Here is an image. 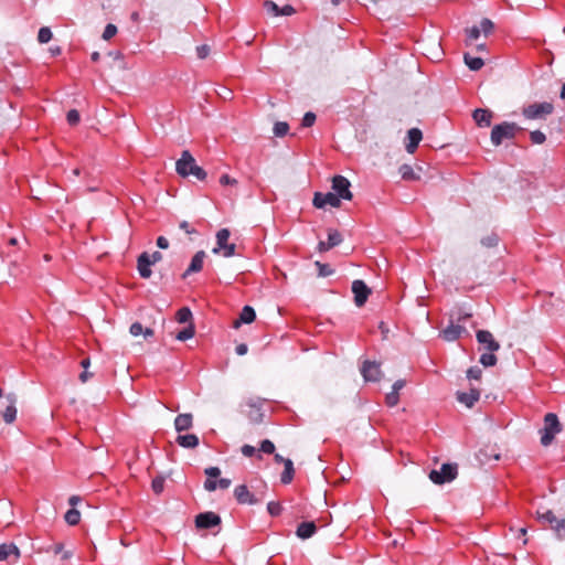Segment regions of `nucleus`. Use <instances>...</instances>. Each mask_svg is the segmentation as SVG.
<instances>
[{"mask_svg":"<svg viewBox=\"0 0 565 565\" xmlns=\"http://www.w3.org/2000/svg\"><path fill=\"white\" fill-rule=\"evenodd\" d=\"M477 341L480 345H482L483 350H486V353H482L480 355L479 362L484 367L494 366L498 362L497 356L494 355V352L499 351L501 345L500 343L494 339L493 334L488 330H478L476 333Z\"/></svg>","mask_w":565,"mask_h":565,"instance_id":"f257e3e1","label":"nucleus"},{"mask_svg":"<svg viewBox=\"0 0 565 565\" xmlns=\"http://www.w3.org/2000/svg\"><path fill=\"white\" fill-rule=\"evenodd\" d=\"M175 170L183 178L193 175L198 180L204 181L207 177L205 170L196 164L194 157L188 150L182 151L180 159L175 163Z\"/></svg>","mask_w":565,"mask_h":565,"instance_id":"f03ea898","label":"nucleus"},{"mask_svg":"<svg viewBox=\"0 0 565 565\" xmlns=\"http://www.w3.org/2000/svg\"><path fill=\"white\" fill-rule=\"evenodd\" d=\"M521 130L515 122L504 121L495 125L491 130V142L498 147L504 139H513Z\"/></svg>","mask_w":565,"mask_h":565,"instance_id":"7ed1b4c3","label":"nucleus"},{"mask_svg":"<svg viewBox=\"0 0 565 565\" xmlns=\"http://www.w3.org/2000/svg\"><path fill=\"white\" fill-rule=\"evenodd\" d=\"M562 430L561 423L557 415L554 413H547L544 416V426L541 429V444L548 446L555 438V435Z\"/></svg>","mask_w":565,"mask_h":565,"instance_id":"20e7f679","label":"nucleus"},{"mask_svg":"<svg viewBox=\"0 0 565 565\" xmlns=\"http://www.w3.org/2000/svg\"><path fill=\"white\" fill-rule=\"evenodd\" d=\"M554 113V105L550 102L533 103L522 108V116L529 120L545 119Z\"/></svg>","mask_w":565,"mask_h":565,"instance_id":"39448f33","label":"nucleus"},{"mask_svg":"<svg viewBox=\"0 0 565 565\" xmlns=\"http://www.w3.org/2000/svg\"><path fill=\"white\" fill-rule=\"evenodd\" d=\"M162 258V254L158 250L153 252L152 254H148L147 252L140 254L137 259V269L140 277L148 279L152 274L150 268L151 265L161 262Z\"/></svg>","mask_w":565,"mask_h":565,"instance_id":"423d86ee","label":"nucleus"},{"mask_svg":"<svg viewBox=\"0 0 565 565\" xmlns=\"http://www.w3.org/2000/svg\"><path fill=\"white\" fill-rule=\"evenodd\" d=\"M537 520L543 524H548L559 540L565 539V518L557 519L553 511L546 510L537 512Z\"/></svg>","mask_w":565,"mask_h":565,"instance_id":"0eeeda50","label":"nucleus"},{"mask_svg":"<svg viewBox=\"0 0 565 565\" xmlns=\"http://www.w3.org/2000/svg\"><path fill=\"white\" fill-rule=\"evenodd\" d=\"M458 475V467L456 463H444L439 470H431L429 479L436 484H443L456 479Z\"/></svg>","mask_w":565,"mask_h":565,"instance_id":"6e6552de","label":"nucleus"},{"mask_svg":"<svg viewBox=\"0 0 565 565\" xmlns=\"http://www.w3.org/2000/svg\"><path fill=\"white\" fill-rule=\"evenodd\" d=\"M469 318H471V313L459 315L457 318L458 323L451 322L447 328H445L440 333L441 338L449 342L459 339L463 333L467 332L466 328L460 323L465 322Z\"/></svg>","mask_w":565,"mask_h":565,"instance_id":"1a4fd4ad","label":"nucleus"},{"mask_svg":"<svg viewBox=\"0 0 565 565\" xmlns=\"http://www.w3.org/2000/svg\"><path fill=\"white\" fill-rule=\"evenodd\" d=\"M230 235L231 233L227 228H222L216 233V247L213 248L214 254L222 252L224 257L235 255L236 245L228 243Z\"/></svg>","mask_w":565,"mask_h":565,"instance_id":"9d476101","label":"nucleus"},{"mask_svg":"<svg viewBox=\"0 0 565 565\" xmlns=\"http://www.w3.org/2000/svg\"><path fill=\"white\" fill-rule=\"evenodd\" d=\"M263 404L264 399L256 397V398H248L246 401V406L248 407V411H246V416L253 424H259L264 419V413H263Z\"/></svg>","mask_w":565,"mask_h":565,"instance_id":"9b49d317","label":"nucleus"},{"mask_svg":"<svg viewBox=\"0 0 565 565\" xmlns=\"http://www.w3.org/2000/svg\"><path fill=\"white\" fill-rule=\"evenodd\" d=\"M361 374L366 382H377L382 375L381 366L374 361L365 360L361 366Z\"/></svg>","mask_w":565,"mask_h":565,"instance_id":"f8f14e48","label":"nucleus"},{"mask_svg":"<svg viewBox=\"0 0 565 565\" xmlns=\"http://www.w3.org/2000/svg\"><path fill=\"white\" fill-rule=\"evenodd\" d=\"M350 181L343 175H335L332 179V190L340 199L351 200Z\"/></svg>","mask_w":565,"mask_h":565,"instance_id":"ddd939ff","label":"nucleus"},{"mask_svg":"<svg viewBox=\"0 0 565 565\" xmlns=\"http://www.w3.org/2000/svg\"><path fill=\"white\" fill-rule=\"evenodd\" d=\"M352 292L354 294V303L362 307L371 295V289L363 280L356 279L352 282Z\"/></svg>","mask_w":565,"mask_h":565,"instance_id":"4468645a","label":"nucleus"},{"mask_svg":"<svg viewBox=\"0 0 565 565\" xmlns=\"http://www.w3.org/2000/svg\"><path fill=\"white\" fill-rule=\"evenodd\" d=\"M340 200L341 199L339 198V195H337L334 192H328L324 194L317 192L313 198V205L317 209H323L327 205H330L332 207H339L341 203Z\"/></svg>","mask_w":565,"mask_h":565,"instance_id":"2eb2a0df","label":"nucleus"},{"mask_svg":"<svg viewBox=\"0 0 565 565\" xmlns=\"http://www.w3.org/2000/svg\"><path fill=\"white\" fill-rule=\"evenodd\" d=\"M221 524V518L214 512H203L195 516V526L198 529H211Z\"/></svg>","mask_w":565,"mask_h":565,"instance_id":"dca6fc26","label":"nucleus"},{"mask_svg":"<svg viewBox=\"0 0 565 565\" xmlns=\"http://www.w3.org/2000/svg\"><path fill=\"white\" fill-rule=\"evenodd\" d=\"M234 497L239 504H257L262 498H256L245 484H239L234 489Z\"/></svg>","mask_w":565,"mask_h":565,"instance_id":"f3484780","label":"nucleus"},{"mask_svg":"<svg viewBox=\"0 0 565 565\" xmlns=\"http://www.w3.org/2000/svg\"><path fill=\"white\" fill-rule=\"evenodd\" d=\"M480 398V390L471 387L469 392H457V399L467 407H472Z\"/></svg>","mask_w":565,"mask_h":565,"instance_id":"a211bd4d","label":"nucleus"},{"mask_svg":"<svg viewBox=\"0 0 565 565\" xmlns=\"http://www.w3.org/2000/svg\"><path fill=\"white\" fill-rule=\"evenodd\" d=\"M6 399L8 404L6 406V409L2 412L1 416L7 424H12L17 417V399L12 394L7 395Z\"/></svg>","mask_w":565,"mask_h":565,"instance_id":"6ab92c4d","label":"nucleus"},{"mask_svg":"<svg viewBox=\"0 0 565 565\" xmlns=\"http://www.w3.org/2000/svg\"><path fill=\"white\" fill-rule=\"evenodd\" d=\"M472 117L479 127H489L493 115L489 109L478 108L473 111Z\"/></svg>","mask_w":565,"mask_h":565,"instance_id":"aec40b11","label":"nucleus"},{"mask_svg":"<svg viewBox=\"0 0 565 565\" xmlns=\"http://www.w3.org/2000/svg\"><path fill=\"white\" fill-rule=\"evenodd\" d=\"M205 258L204 250H199L195 253V255L192 257L191 263L188 267V269L184 271L183 277H186L190 274L199 273L203 268V262Z\"/></svg>","mask_w":565,"mask_h":565,"instance_id":"412c9836","label":"nucleus"},{"mask_svg":"<svg viewBox=\"0 0 565 565\" xmlns=\"http://www.w3.org/2000/svg\"><path fill=\"white\" fill-rule=\"evenodd\" d=\"M193 426V416L190 413L180 414L174 419V428L178 433L189 430Z\"/></svg>","mask_w":565,"mask_h":565,"instance_id":"4be33fe9","label":"nucleus"},{"mask_svg":"<svg viewBox=\"0 0 565 565\" xmlns=\"http://www.w3.org/2000/svg\"><path fill=\"white\" fill-rule=\"evenodd\" d=\"M407 138L408 142L406 143V150L407 152L413 153L423 139V134L418 128H412L407 132Z\"/></svg>","mask_w":565,"mask_h":565,"instance_id":"5701e85b","label":"nucleus"},{"mask_svg":"<svg viewBox=\"0 0 565 565\" xmlns=\"http://www.w3.org/2000/svg\"><path fill=\"white\" fill-rule=\"evenodd\" d=\"M10 557H13L14 561H18L20 557V551L17 545L13 543L1 544L0 545V561H8Z\"/></svg>","mask_w":565,"mask_h":565,"instance_id":"b1692460","label":"nucleus"},{"mask_svg":"<svg viewBox=\"0 0 565 565\" xmlns=\"http://www.w3.org/2000/svg\"><path fill=\"white\" fill-rule=\"evenodd\" d=\"M255 318H256L255 310L250 306H245L242 309L238 319H236L233 322V327L237 329L243 323H252L255 320Z\"/></svg>","mask_w":565,"mask_h":565,"instance_id":"393cba45","label":"nucleus"},{"mask_svg":"<svg viewBox=\"0 0 565 565\" xmlns=\"http://www.w3.org/2000/svg\"><path fill=\"white\" fill-rule=\"evenodd\" d=\"M422 168L418 167V172L414 170V168L409 164H402L398 169V172L403 180L405 181H417L420 179Z\"/></svg>","mask_w":565,"mask_h":565,"instance_id":"a878e982","label":"nucleus"},{"mask_svg":"<svg viewBox=\"0 0 565 565\" xmlns=\"http://www.w3.org/2000/svg\"><path fill=\"white\" fill-rule=\"evenodd\" d=\"M317 531L315 522H302L298 525L296 534L302 540L311 537Z\"/></svg>","mask_w":565,"mask_h":565,"instance_id":"bb28decb","label":"nucleus"},{"mask_svg":"<svg viewBox=\"0 0 565 565\" xmlns=\"http://www.w3.org/2000/svg\"><path fill=\"white\" fill-rule=\"evenodd\" d=\"M177 444L183 448H195L199 445V437L194 434L179 435Z\"/></svg>","mask_w":565,"mask_h":565,"instance_id":"cd10ccee","label":"nucleus"},{"mask_svg":"<svg viewBox=\"0 0 565 565\" xmlns=\"http://www.w3.org/2000/svg\"><path fill=\"white\" fill-rule=\"evenodd\" d=\"M231 486V480L227 478H221L218 481L213 479H206L204 481V489L209 492L215 491L217 488L227 489Z\"/></svg>","mask_w":565,"mask_h":565,"instance_id":"c85d7f7f","label":"nucleus"},{"mask_svg":"<svg viewBox=\"0 0 565 565\" xmlns=\"http://www.w3.org/2000/svg\"><path fill=\"white\" fill-rule=\"evenodd\" d=\"M285 469L280 476V481L282 484H289L295 477V468L294 463L290 459H287L284 465Z\"/></svg>","mask_w":565,"mask_h":565,"instance_id":"c756f323","label":"nucleus"},{"mask_svg":"<svg viewBox=\"0 0 565 565\" xmlns=\"http://www.w3.org/2000/svg\"><path fill=\"white\" fill-rule=\"evenodd\" d=\"M463 61L471 71H479L484 65L481 57L472 56L469 53H465Z\"/></svg>","mask_w":565,"mask_h":565,"instance_id":"7c9ffc66","label":"nucleus"},{"mask_svg":"<svg viewBox=\"0 0 565 565\" xmlns=\"http://www.w3.org/2000/svg\"><path fill=\"white\" fill-rule=\"evenodd\" d=\"M175 319L179 323H192V312L188 307L177 311Z\"/></svg>","mask_w":565,"mask_h":565,"instance_id":"2f4dec72","label":"nucleus"},{"mask_svg":"<svg viewBox=\"0 0 565 565\" xmlns=\"http://www.w3.org/2000/svg\"><path fill=\"white\" fill-rule=\"evenodd\" d=\"M195 329L193 323H189L183 330L179 331L175 339L179 341H186L194 337Z\"/></svg>","mask_w":565,"mask_h":565,"instance_id":"473e14b6","label":"nucleus"},{"mask_svg":"<svg viewBox=\"0 0 565 565\" xmlns=\"http://www.w3.org/2000/svg\"><path fill=\"white\" fill-rule=\"evenodd\" d=\"M66 523L70 525H76L81 521V513L76 509H70L64 516Z\"/></svg>","mask_w":565,"mask_h":565,"instance_id":"72a5a7b5","label":"nucleus"},{"mask_svg":"<svg viewBox=\"0 0 565 565\" xmlns=\"http://www.w3.org/2000/svg\"><path fill=\"white\" fill-rule=\"evenodd\" d=\"M327 242H328L329 246H331V248H333L342 242V235L335 230H330L328 233Z\"/></svg>","mask_w":565,"mask_h":565,"instance_id":"f704fd0d","label":"nucleus"},{"mask_svg":"<svg viewBox=\"0 0 565 565\" xmlns=\"http://www.w3.org/2000/svg\"><path fill=\"white\" fill-rule=\"evenodd\" d=\"M289 125L286 121H277L274 125V134L276 137H284L288 134Z\"/></svg>","mask_w":565,"mask_h":565,"instance_id":"c9c22d12","label":"nucleus"},{"mask_svg":"<svg viewBox=\"0 0 565 565\" xmlns=\"http://www.w3.org/2000/svg\"><path fill=\"white\" fill-rule=\"evenodd\" d=\"M52 36H53V34H52L51 29L47 26H42L39 30L38 41L40 43H47L49 41H51Z\"/></svg>","mask_w":565,"mask_h":565,"instance_id":"e433bc0d","label":"nucleus"},{"mask_svg":"<svg viewBox=\"0 0 565 565\" xmlns=\"http://www.w3.org/2000/svg\"><path fill=\"white\" fill-rule=\"evenodd\" d=\"M530 140L533 145H542L546 141V136L541 130L530 132Z\"/></svg>","mask_w":565,"mask_h":565,"instance_id":"4c0bfd02","label":"nucleus"},{"mask_svg":"<svg viewBox=\"0 0 565 565\" xmlns=\"http://www.w3.org/2000/svg\"><path fill=\"white\" fill-rule=\"evenodd\" d=\"M315 265L318 268V274L320 277H328L333 274V269L328 264H322L320 262H316Z\"/></svg>","mask_w":565,"mask_h":565,"instance_id":"58836bf2","label":"nucleus"},{"mask_svg":"<svg viewBox=\"0 0 565 565\" xmlns=\"http://www.w3.org/2000/svg\"><path fill=\"white\" fill-rule=\"evenodd\" d=\"M479 29L484 35H489L493 31L494 24L490 19L484 18L481 20Z\"/></svg>","mask_w":565,"mask_h":565,"instance_id":"ea45409f","label":"nucleus"},{"mask_svg":"<svg viewBox=\"0 0 565 565\" xmlns=\"http://www.w3.org/2000/svg\"><path fill=\"white\" fill-rule=\"evenodd\" d=\"M264 8L274 17L280 15V8L274 1L267 0L264 2Z\"/></svg>","mask_w":565,"mask_h":565,"instance_id":"a19ab883","label":"nucleus"},{"mask_svg":"<svg viewBox=\"0 0 565 565\" xmlns=\"http://www.w3.org/2000/svg\"><path fill=\"white\" fill-rule=\"evenodd\" d=\"M267 511L271 516H278L282 511V507L279 502L270 501L267 504Z\"/></svg>","mask_w":565,"mask_h":565,"instance_id":"79ce46f5","label":"nucleus"},{"mask_svg":"<svg viewBox=\"0 0 565 565\" xmlns=\"http://www.w3.org/2000/svg\"><path fill=\"white\" fill-rule=\"evenodd\" d=\"M151 488L154 493L160 494L164 488V479L161 477H157L151 482Z\"/></svg>","mask_w":565,"mask_h":565,"instance_id":"37998d69","label":"nucleus"},{"mask_svg":"<svg viewBox=\"0 0 565 565\" xmlns=\"http://www.w3.org/2000/svg\"><path fill=\"white\" fill-rule=\"evenodd\" d=\"M259 451L271 455L275 452V445L270 440L265 439L260 443Z\"/></svg>","mask_w":565,"mask_h":565,"instance_id":"c03bdc74","label":"nucleus"},{"mask_svg":"<svg viewBox=\"0 0 565 565\" xmlns=\"http://www.w3.org/2000/svg\"><path fill=\"white\" fill-rule=\"evenodd\" d=\"M385 402L390 407L396 406L399 402V394L392 391L391 393L386 394Z\"/></svg>","mask_w":565,"mask_h":565,"instance_id":"a18cd8bd","label":"nucleus"},{"mask_svg":"<svg viewBox=\"0 0 565 565\" xmlns=\"http://www.w3.org/2000/svg\"><path fill=\"white\" fill-rule=\"evenodd\" d=\"M117 33V26L115 24H107L104 32H103V39L108 41L110 40L113 36H115Z\"/></svg>","mask_w":565,"mask_h":565,"instance_id":"49530a36","label":"nucleus"},{"mask_svg":"<svg viewBox=\"0 0 565 565\" xmlns=\"http://www.w3.org/2000/svg\"><path fill=\"white\" fill-rule=\"evenodd\" d=\"M66 119L71 126H75L79 122V113L76 109H71L66 115Z\"/></svg>","mask_w":565,"mask_h":565,"instance_id":"de8ad7c7","label":"nucleus"},{"mask_svg":"<svg viewBox=\"0 0 565 565\" xmlns=\"http://www.w3.org/2000/svg\"><path fill=\"white\" fill-rule=\"evenodd\" d=\"M481 375H482V370L480 367H478V366H471L467 371V377L469 380H477V381H479L481 379Z\"/></svg>","mask_w":565,"mask_h":565,"instance_id":"09e8293b","label":"nucleus"},{"mask_svg":"<svg viewBox=\"0 0 565 565\" xmlns=\"http://www.w3.org/2000/svg\"><path fill=\"white\" fill-rule=\"evenodd\" d=\"M480 29L478 26H472L467 30V44H470L472 41L477 40L480 36Z\"/></svg>","mask_w":565,"mask_h":565,"instance_id":"8fccbe9b","label":"nucleus"},{"mask_svg":"<svg viewBox=\"0 0 565 565\" xmlns=\"http://www.w3.org/2000/svg\"><path fill=\"white\" fill-rule=\"evenodd\" d=\"M316 118H317L316 114H313L311 111L306 113L302 118V122H301L302 127L308 128V127L313 126L316 122Z\"/></svg>","mask_w":565,"mask_h":565,"instance_id":"3c124183","label":"nucleus"},{"mask_svg":"<svg viewBox=\"0 0 565 565\" xmlns=\"http://www.w3.org/2000/svg\"><path fill=\"white\" fill-rule=\"evenodd\" d=\"M204 473L207 476V479H213L220 477L221 470L218 467H209L204 470Z\"/></svg>","mask_w":565,"mask_h":565,"instance_id":"603ef678","label":"nucleus"},{"mask_svg":"<svg viewBox=\"0 0 565 565\" xmlns=\"http://www.w3.org/2000/svg\"><path fill=\"white\" fill-rule=\"evenodd\" d=\"M196 54L199 58H205L210 54V46L206 44H202L196 47Z\"/></svg>","mask_w":565,"mask_h":565,"instance_id":"864d4df0","label":"nucleus"},{"mask_svg":"<svg viewBox=\"0 0 565 565\" xmlns=\"http://www.w3.org/2000/svg\"><path fill=\"white\" fill-rule=\"evenodd\" d=\"M130 333L134 335V337H138L140 335L142 332H143V327L140 322H134L131 326H130V329H129Z\"/></svg>","mask_w":565,"mask_h":565,"instance_id":"5fc2aeb1","label":"nucleus"},{"mask_svg":"<svg viewBox=\"0 0 565 565\" xmlns=\"http://www.w3.org/2000/svg\"><path fill=\"white\" fill-rule=\"evenodd\" d=\"M179 226L182 231H184L189 235L196 233V230L186 221L180 222Z\"/></svg>","mask_w":565,"mask_h":565,"instance_id":"6e6d98bb","label":"nucleus"},{"mask_svg":"<svg viewBox=\"0 0 565 565\" xmlns=\"http://www.w3.org/2000/svg\"><path fill=\"white\" fill-rule=\"evenodd\" d=\"M220 183L222 185H236L237 184V180L232 178V177H230L228 174H223L220 178Z\"/></svg>","mask_w":565,"mask_h":565,"instance_id":"4d7b16f0","label":"nucleus"},{"mask_svg":"<svg viewBox=\"0 0 565 565\" xmlns=\"http://www.w3.org/2000/svg\"><path fill=\"white\" fill-rule=\"evenodd\" d=\"M242 454L245 456V457H252L255 455L256 452V449L255 447L250 446V445H244L241 449Z\"/></svg>","mask_w":565,"mask_h":565,"instance_id":"13d9d810","label":"nucleus"},{"mask_svg":"<svg viewBox=\"0 0 565 565\" xmlns=\"http://www.w3.org/2000/svg\"><path fill=\"white\" fill-rule=\"evenodd\" d=\"M296 12L292 6L286 4L280 8V15H292Z\"/></svg>","mask_w":565,"mask_h":565,"instance_id":"bf43d9fd","label":"nucleus"},{"mask_svg":"<svg viewBox=\"0 0 565 565\" xmlns=\"http://www.w3.org/2000/svg\"><path fill=\"white\" fill-rule=\"evenodd\" d=\"M157 246L162 249H167L169 247V241L164 236H159L157 238Z\"/></svg>","mask_w":565,"mask_h":565,"instance_id":"052dcab7","label":"nucleus"},{"mask_svg":"<svg viewBox=\"0 0 565 565\" xmlns=\"http://www.w3.org/2000/svg\"><path fill=\"white\" fill-rule=\"evenodd\" d=\"M247 345L245 343H241L235 348V351L238 355H244L247 353Z\"/></svg>","mask_w":565,"mask_h":565,"instance_id":"680f3d73","label":"nucleus"},{"mask_svg":"<svg viewBox=\"0 0 565 565\" xmlns=\"http://www.w3.org/2000/svg\"><path fill=\"white\" fill-rule=\"evenodd\" d=\"M404 386H405V381H404V380H397V381L393 384V391L398 393V392H399V390H402Z\"/></svg>","mask_w":565,"mask_h":565,"instance_id":"e2e57ef3","label":"nucleus"},{"mask_svg":"<svg viewBox=\"0 0 565 565\" xmlns=\"http://www.w3.org/2000/svg\"><path fill=\"white\" fill-rule=\"evenodd\" d=\"M329 249H331V246H329L328 242H320L318 244V250L319 252L323 253V252H327Z\"/></svg>","mask_w":565,"mask_h":565,"instance_id":"0e129e2a","label":"nucleus"},{"mask_svg":"<svg viewBox=\"0 0 565 565\" xmlns=\"http://www.w3.org/2000/svg\"><path fill=\"white\" fill-rule=\"evenodd\" d=\"M92 373H88L86 370H84V372L81 373L79 375V380L85 383L89 377H92Z\"/></svg>","mask_w":565,"mask_h":565,"instance_id":"69168bd1","label":"nucleus"},{"mask_svg":"<svg viewBox=\"0 0 565 565\" xmlns=\"http://www.w3.org/2000/svg\"><path fill=\"white\" fill-rule=\"evenodd\" d=\"M79 501H81V498H79V497H77V495H72V497L68 499V503H70L71 505H73V507H74V505H76Z\"/></svg>","mask_w":565,"mask_h":565,"instance_id":"338daca9","label":"nucleus"},{"mask_svg":"<svg viewBox=\"0 0 565 565\" xmlns=\"http://www.w3.org/2000/svg\"><path fill=\"white\" fill-rule=\"evenodd\" d=\"M53 552L54 554H61L63 552V544L62 543H57L53 546Z\"/></svg>","mask_w":565,"mask_h":565,"instance_id":"774afa93","label":"nucleus"}]
</instances>
